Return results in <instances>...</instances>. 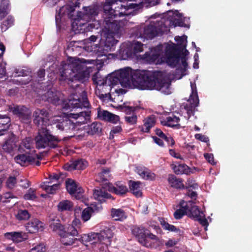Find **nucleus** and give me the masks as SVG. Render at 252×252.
Returning <instances> with one entry per match:
<instances>
[{
	"instance_id": "21",
	"label": "nucleus",
	"mask_w": 252,
	"mask_h": 252,
	"mask_svg": "<svg viewBox=\"0 0 252 252\" xmlns=\"http://www.w3.org/2000/svg\"><path fill=\"white\" fill-rule=\"evenodd\" d=\"M25 226L26 230L32 234L42 231L44 229V223L37 219H32Z\"/></svg>"
},
{
	"instance_id": "58",
	"label": "nucleus",
	"mask_w": 252,
	"mask_h": 252,
	"mask_svg": "<svg viewBox=\"0 0 252 252\" xmlns=\"http://www.w3.org/2000/svg\"><path fill=\"white\" fill-rule=\"evenodd\" d=\"M46 248L43 244H39L33 247L30 252H45Z\"/></svg>"
},
{
	"instance_id": "13",
	"label": "nucleus",
	"mask_w": 252,
	"mask_h": 252,
	"mask_svg": "<svg viewBox=\"0 0 252 252\" xmlns=\"http://www.w3.org/2000/svg\"><path fill=\"white\" fill-rule=\"evenodd\" d=\"M134 70L127 67L117 71L120 80V84L123 87H127L132 84V75Z\"/></svg>"
},
{
	"instance_id": "4",
	"label": "nucleus",
	"mask_w": 252,
	"mask_h": 252,
	"mask_svg": "<svg viewBox=\"0 0 252 252\" xmlns=\"http://www.w3.org/2000/svg\"><path fill=\"white\" fill-rule=\"evenodd\" d=\"M86 12L83 13L81 11H77L75 13V6L72 5L66 4L60 8L57 11L58 14L55 16V20L57 25L60 23L62 17L67 16L72 21L71 26L72 28L75 26L84 25V24L81 22L84 20L86 17L92 16L95 15V11L94 8L88 7L86 8Z\"/></svg>"
},
{
	"instance_id": "22",
	"label": "nucleus",
	"mask_w": 252,
	"mask_h": 252,
	"mask_svg": "<svg viewBox=\"0 0 252 252\" xmlns=\"http://www.w3.org/2000/svg\"><path fill=\"white\" fill-rule=\"evenodd\" d=\"M107 190L110 192L120 196H123L128 191L126 186L121 182H116L114 184L109 183L107 185Z\"/></svg>"
},
{
	"instance_id": "3",
	"label": "nucleus",
	"mask_w": 252,
	"mask_h": 252,
	"mask_svg": "<svg viewBox=\"0 0 252 252\" xmlns=\"http://www.w3.org/2000/svg\"><path fill=\"white\" fill-rule=\"evenodd\" d=\"M89 76L90 71L84 64L80 63L65 64L61 71L59 80L65 81L72 88H76L79 85L76 84L74 86L72 83H75L77 81L83 82Z\"/></svg>"
},
{
	"instance_id": "33",
	"label": "nucleus",
	"mask_w": 252,
	"mask_h": 252,
	"mask_svg": "<svg viewBox=\"0 0 252 252\" xmlns=\"http://www.w3.org/2000/svg\"><path fill=\"white\" fill-rule=\"evenodd\" d=\"M11 125V119L6 115H0V136L7 131Z\"/></svg>"
},
{
	"instance_id": "57",
	"label": "nucleus",
	"mask_w": 252,
	"mask_h": 252,
	"mask_svg": "<svg viewBox=\"0 0 252 252\" xmlns=\"http://www.w3.org/2000/svg\"><path fill=\"white\" fill-rule=\"evenodd\" d=\"M143 44L140 42L136 41L133 45V53L136 54L143 51Z\"/></svg>"
},
{
	"instance_id": "30",
	"label": "nucleus",
	"mask_w": 252,
	"mask_h": 252,
	"mask_svg": "<svg viewBox=\"0 0 252 252\" xmlns=\"http://www.w3.org/2000/svg\"><path fill=\"white\" fill-rule=\"evenodd\" d=\"M49 226L53 231L58 233L60 236L62 235L67 229V227L63 225L59 219L51 220Z\"/></svg>"
},
{
	"instance_id": "53",
	"label": "nucleus",
	"mask_w": 252,
	"mask_h": 252,
	"mask_svg": "<svg viewBox=\"0 0 252 252\" xmlns=\"http://www.w3.org/2000/svg\"><path fill=\"white\" fill-rule=\"evenodd\" d=\"M31 217V214L28 211L24 209H20L18 211V213L16 215V219L19 220H28Z\"/></svg>"
},
{
	"instance_id": "15",
	"label": "nucleus",
	"mask_w": 252,
	"mask_h": 252,
	"mask_svg": "<svg viewBox=\"0 0 252 252\" xmlns=\"http://www.w3.org/2000/svg\"><path fill=\"white\" fill-rule=\"evenodd\" d=\"M191 88L193 89L192 86ZM189 102V103L186 104L184 106V109L187 111L188 119L194 115L195 109L199 104V100L196 90L195 92L192 90V94L190 95Z\"/></svg>"
},
{
	"instance_id": "50",
	"label": "nucleus",
	"mask_w": 252,
	"mask_h": 252,
	"mask_svg": "<svg viewBox=\"0 0 252 252\" xmlns=\"http://www.w3.org/2000/svg\"><path fill=\"white\" fill-rule=\"evenodd\" d=\"M65 184L66 189L68 193L71 195L75 194L77 190H80V189H77V186L75 181L71 179H68L65 182Z\"/></svg>"
},
{
	"instance_id": "37",
	"label": "nucleus",
	"mask_w": 252,
	"mask_h": 252,
	"mask_svg": "<svg viewBox=\"0 0 252 252\" xmlns=\"http://www.w3.org/2000/svg\"><path fill=\"white\" fill-rule=\"evenodd\" d=\"M158 34L157 27L152 24L145 27L143 31V35L147 39H153Z\"/></svg>"
},
{
	"instance_id": "24",
	"label": "nucleus",
	"mask_w": 252,
	"mask_h": 252,
	"mask_svg": "<svg viewBox=\"0 0 252 252\" xmlns=\"http://www.w3.org/2000/svg\"><path fill=\"white\" fill-rule=\"evenodd\" d=\"M97 118L101 120L116 124L120 121L119 116L115 115L107 110H98L97 111Z\"/></svg>"
},
{
	"instance_id": "5",
	"label": "nucleus",
	"mask_w": 252,
	"mask_h": 252,
	"mask_svg": "<svg viewBox=\"0 0 252 252\" xmlns=\"http://www.w3.org/2000/svg\"><path fill=\"white\" fill-rule=\"evenodd\" d=\"M73 118L75 119L74 122L67 117L61 116L56 117L54 118V124L56 127L61 131L65 132H70L73 130H78L79 126L86 123L90 119V111H82L76 114H71Z\"/></svg>"
},
{
	"instance_id": "31",
	"label": "nucleus",
	"mask_w": 252,
	"mask_h": 252,
	"mask_svg": "<svg viewBox=\"0 0 252 252\" xmlns=\"http://www.w3.org/2000/svg\"><path fill=\"white\" fill-rule=\"evenodd\" d=\"M158 220L163 229L171 232H176L180 236H182L184 234V231L183 230H181L179 228L176 227L174 225L168 223L164 218H158Z\"/></svg>"
},
{
	"instance_id": "46",
	"label": "nucleus",
	"mask_w": 252,
	"mask_h": 252,
	"mask_svg": "<svg viewBox=\"0 0 252 252\" xmlns=\"http://www.w3.org/2000/svg\"><path fill=\"white\" fill-rule=\"evenodd\" d=\"M95 232H91L88 234H83L81 235V237L78 239V241H79L82 243L87 242H92V244L96 243V236Z\"/></svg>"
},
{
	"instance_id": "55",
	"label": "nucleus",
	"mask_w": 252,
	"mask_h": 252,
	"mask_svg": "<svg viewBox=\"0 0 252 252\" xmlns=\"http://www.w3.org/2000/svg\"><path fill=\"white\" fill-rule=\"evenodd\" d=\"M180 60L183 68L180 67L181 68H177L176 69V72L180 71L181 72V76H183L184 75V72L186 71L187 68L188 66V63L187 61V58L186 57H181Z\"/></svg>"
},
{
	"instance_id": "25",
	"label": "nucleus",
	"mask_w": 252,
	"mask_h": 252,
	"mask_svg": "<svg viewBox=\"0 0 252 252\" xmlns=\"http://www.w3.org/2000/svg\"><path fill=\"white\" fill-rule=\"evenodd\" d=\"M57 91H53L52 89H49L46 93L41 95L42 100L48 101L54 105H57L60 103V98L58 96Z\"/></svg>"
},
{
	"instance_id": "49",
	"label": "nucleus",
	"mask_w": 252,
	"mask_h": 252,
	"mask_svg": "<svg viewBox=\"0 0 252 252\" xmlns=\"http://www.w3.org/2000/svg\"><path fill=\"white\" fill-rule=\"evenodd\" d=\"M15 19L11 15L8 16L6 19L3 20L0 25V28L2 32H5L10 27L14 25Z\"/></svg>"
},
{
	"instance_id": "32",
	"label": "nucleus",
	"mask_w": 252,
	"mask_h": 252,
	"mask_svg": "<svg viewBox=\"0 0 252 252\" xmlns=\"http://www.w3.org/2000/svg\"><path fill=\"white\" fill-rule=\"evenodd\" d=\"M168 182L170 186L176 189H184L186 188L183 184V180L177 178L173 174H169L168 178Z\"/></svg>"
},
{
	"instance_id": "42",
	"label": "nucleus",
	"mask_w": 252,
	"mask_h": 252,
	"mask_svg": "<svg viewBox=\"0 0 252 252\" xmlns=\"http://www.w3.org/2000/svg\"><path fill=\"white\" fill-rule=\"evenodd\" d=\"M156 120L154 116H150L145 119L144 127L141 128V131L143 132L149 133L150 129L156 124Z\"/></svg>"
},
{
	"instance_id": "10",
	"label": "nucleus",
	"mask_w": 252,
	"mask_h": 252,
	"mask_svg": "<svg viewBox=\"0 0 252 252\" xmlns=\"http://www.w3.org/2000/svg\"><path fill=\"white\" fill-rule=\"evenodd\" d=\"M68 104L72 108L82 107L89 108L91 107L87 94L85 92H83L80 96L73 94L72 98L69 100Z\"/></svg>"
},
{
	"instance_id": "41",
	"label": "nucleus",
	"mask_w": 252,
	"mask_h": 252,
	"mask_svg": "<svg viewBox=\"0 0 252 252\" xmlns=\"http://www.w3.org/2000/svg\"><path fill=\"white\" fill-rule=\"evenodd\" d=\"M111 216L114 220L122 221L127 218L126 212L121 209L112 208Z\"/></svg>"
},
{
	"instance_id": "1",
	"label": "nucleus",
	"mask_w": 252,
	"mask_h": 252,
	"mask_svg": "<svg viewBox=\"0 0 252 252\" xmlns=\"http://www.w3.org/2000/svg\"><path fill=\"white\" fill-rule=\"evenodd\" d=\"M49 113L44 109H37L33 114V123L39 128L37 135L35 137V146L37 149L49 148L55 149L61 139L56 135H54L51 130L49 123Z\"/></svg>"
},
{
	"instance_id": "60",
	"label": "nucleus",
	"mask_w": 252,
	"mask_h": 252,
	"mask_svg": "<svg viewBox=\"0 0 252 252\" xmlns=\"http://www.w3.org/2000/svg\"><path fill=\"white\" fill-rule=\"evenodd\" d=\"M16 184V178L15 177L10 176L6 181V186L9 189H13Z\"/></svg>"
},
{
	"instance_id": "45",
	"label": "nucleus",
	"mask_w": 252,
	"mask_h": 252,
	"mask_svg": "<svg viewBox=\"0 0 252 252\" xmlns=\"http://www.w3.org/2000/svg\"><path fill=\"white\" fill-rule=\"evenodd\" d=\"M172 169L177 175L188 174L190 172V168L186 164H178V165H173Z\"/></svg>"
},
{
	"instance_id": "38",
	"label": "nucleus",
	"mask_w": 252,
	"mask_h": 252,
	"mask_svg": "<svg viewBox=\"0 0 252 252\" xmlns=\"http://www.w3.org/2000/svg\"><path fill=\"white\" fill-rule=\"evenodd\" d=\"M111 177L109 168H102L101 171L95 176V181L99 183H104L108 181Z\"/></svg>"
},
{
	"instance_id": "18",
	"label": "nucleus",
	"mask_w": 252,
	"mask_h": 252,
	"mask_svg": "<svg viewBox=\"0 0 252 252\" xmlns=\"http://www.w3.org/2000/svg\"><path fill=\"white\" fill-rule=\"evenodd\" d=\"M97 235L96 237V243H101L106 245L111 244V239L113 236V233L112 230L108 227L105 228L99 233H95Z\"/></svg>"
},
{
	"instance_id": "36",
	"label": "nucleus",
	"mask_w": 252,
	"mask_h": 252,
	"mask_svg": "<svg viewBox=\"0 0 252 252\" xmlns=\"http://www.w3.org/2000/svg\"><path fill=\"white\" fill-rule=\"evenodd\" d=\"M179 121V117L173 114L171 116L167 117L165 121H161V124L164 126L175 127L180 126V125L178 124Z\"/></svg>"
},
{
	"instance_id": "52",
	"label": "nucleus",
	"mask_w": 252,
	"mask_h": 252,
	"mask_svg": "<svg viewBox=\"0 0 252 252\" xmlns=\"http://www.w3.org/2000/svg\"><path fill=\"white\" fill-rule=\"evenodd\" d=\"M24 147L26 149L30 150L33 147V142L30 137L26 138L23 139L21 145L18 148V150L21 152V150Z\"/></svg>"
},
{
	"instance_id": "54",
	"label": "nucleus",
	"mask_w": 252,
	"mask_h": 252,
	"mask_svg": "<svg viewBox=\"0 0 252 252\" xmlns=\"http://www.w3.org/2000/svg\"><path fill=\"white\" fill-rule=\"evenodd\" d=\"M91 210V208L87 207L82 211L81 218L84 222L88 221L91 218L92 214Z\"/></svg>"
},
{
	"instance_id": "11",
	"label": "nucleus",
	"mask_w": 252,
	"mask_h": 252,
	"mask_svg": "<svg viewBox=\"0 0 252 252\" xmlns=\"http://www.w3.org/2000/svg\"><path fill=\"white\" fill-rule=\"evenodd\" d=\"M10 111L21 121L28 123L31 119V112L29 108L24 105H15L9 107Z\"/></svg>"
},
{
	"instance_id": "47",
	"label": "nucleus",
	"mask_w": 252,
	"mask_h": 252,
	"mask_svg": "<svg viewBox=\"0 0 252 252\" xmlns=\"http://www.w3.org/2000/svg\"><path fill=\"white\" fill-rule=\"evenodd\" d=\"M60 184L51 185V182H44L41 187L48 193L54 194L60 188Z\"/></svg>"
},
{
	"instance_id": "56",
	"label": "nucleus",
	"mask_w": 252,
	"mask_h": 252,
	"mask_svg": "<svg viewBox=\"0 0 252 252\" xmlns=\"http://www.w3.org/2000/svg\"><path fill=\"white\" fill-rule=\"evenodd\" d=\"M175 40L176 41L178 42L177 44H175L176 45L179 46L181 47H183L184 45H186V43L187 42V36L186 35H184L182 36H177L175 37Z\"/></svg>"
},
{
	"instance_id": "62",
	"label": "nucleus",
	"mask_w": 252,
	"mask_h": 252,
	"mask_svg": "<svg viewBox=\"0 0 252 252\" xmlns=\"http://www.w3.org/2000/svg\"><path fill=\"white\" fill-rule=\"evenodd\" d=\"M205 159L211 164L215 165L216 162L214 161V156L212 154L206 153L204 155Z\"/></svg>"
},
{
	"instance_id": "26",
	"label": "nucleus",
	"mask_w": 252,
	"mask_h": 252,
	"mask_svg": "<svg viewBox=\"0 0 252 252\" xmlns=\"http://www.w3.org/2000/svg\"><path fill=\"white\" fill-rule=\"evenodd\" d=\"M87 161L83 159H78L71 163H65L63 166V168L67 171L83 170L87 166Z\"/></svg>"
},
{
	"instance_id": "27",
	"label": "nucleus",
	"mask_w": 252,
	"mask_h": 252,
	"mask_svg": "<svg viewBox=\"0 0 252 252\" xmlns=\"http://www.w3.org/2000/svg\"><path fill=\"white\" fill-rule=\"evenodd\" d=\"M185 207L187 210V215L190 218H198L200 216V210L198 207L192 201H186Z\"/></svg>"
},
{
	"instance_id": "8",
	"label": "nucleus",
	"mask_w": 252,
	"mask_h": 252,
	"mask_svg": "<svg viewBox=\"0 0 252 252\" xmlns=\"http://www.w3.org/2000/svg\"><path fill=\"white\" fill-rule=\"evenodd\" d=\"M77 223H80L79 220L75 219L74 220L72 224H68L66 230L62 235L60 236L61 242L63 245L71 246L78 241V238H74V236H78L79 234L77 228L75 226Z\"/></svg>"
},
{
	"instance_id": "34",
	"label": "nucleus",
	"mask_w": 252,
	"mask_h": 252,
	"mask_svg": "<svg viewBox=\"0 0 252 252\" xmlns=\"http://www.w3.org/2000/svg\"><path fill=\"white\" fill-rule=\"evenodd\" d=\"M140 185L141 182L140 181H133L132 180L128 181V186L130 192L137 197H141L142 195Z\"/></svg>"
},
{
	"instance_id": "40",
	"label": "nucleus",
	"mask_w": 252,
	"mask_h": 252,
	"mask_svg": "<svg viewBox=\"0 0 252 252\" xmlns=\"http://www.w3.org/2000/svg\"><path fill=\"white\" fill-rule=\"evenodd\" d=\"M9 0H1L0 3V21L2 20L10 11Z\"/></svg>"
},
{
	"instance_id": "43",
	"label": "nucleus",
	"mask_w": 252,
	"mask_h": 252,
	"mask_svg": "<svg viewBox=\"0 0 252 252\" xmlns=\"http://www.w3.org/2000/svg\"><path fill=\"white\" fill-rule=\"evenodd\" d=\"M186 205V201L184 200H181L179 203V206L180 209H177L174 213V217L176 220H180L183 218L185 215H187V210L185 207Z\"/></svg>"
},
{
	"instance_id": "12",
	"label": "nucleus",
	"mask_w": 252,
	"mask_h": 252,
	"mask_svg": "<svg viewBox=\"0 0 252 252\" xmlns=\"http://www.w3.org/2000/svg\"><path fill=\"white\" fill-rule=\"evenodd\" d=\"M139 107L136 106H131L126 105L124 103L122 106V111L126 113V116L125 117V120L127 124L130 125L136 124L137 121V116L135 111L139 109Z\"/></svg>"
},
{
	"instance_id": "64",
	"label": "nucleus",
	"mask_w": 252,
	"mask_h": 252,
	"mask_svg": "<svg viewBox=\"0 0 252 252\" xmlns=\"http://www.w3.org/2000/svg\"><path fill=\"white\" fill-rule=\"evenodd\" d=\"M6 74L5 64L3 63H0V78H2Z\"/></svg>"
},
{
	"instance_id": "51",
	"label": "nucleus",
	"mask_w": 252,
	"mask_h": 252,
	"mask_svg": "<svg viewBox=\"0 0 252 252\" xmlns=\"http://www.w3.org/2000/svg\"><path fill=\"white\" fill-rule=\"evenodd\" d=\"M92 79L94 84L101 86V85H105L106 86V81H105V77L102 78L100 76V74L98 72L95 73L92 77Z\"/></svg>"
},
{
	"instance_id": "9",
	"label": "nucleus",
	"mask_w": 252,
	"mask_h": 252,
	"mask_svg": "<svg viewBox=\"0 0 252 252\" xmlns=\"http://www.w3.org/2000/svg\"><path fill=\"white\" fill-rule=\"evenodd\" d=\"M94 198L97 200L99 203H94L91 204L90 208L92 209V213L98 212L102 210L101 203L105 202L108 199H114L113 197L107 192L104 189L98 188L93 190Z\"/></svg>"
},
{
	"instance_id": "48",
	"label": "nucleus",
	"mask_w": 252,
	"mask_h": 252,
	"mask_svg": "<svg viewBox=\"0 0 252 252\" xmlns=\"http://www.w3.org/2000/svg\"><path fill=\"white\" fill-rule=\"evenodd\" d=\"M57 207L60 212L71 211L72 209L73 203L69 200H63L59 203Z\"/></svg>"
},
{
	"instance_id": "29",
	"label": "nucleus",
	"mask_w": 252,
	"mask_h": 252,
	"mask_svg": "<svg viewBox=\"0 0 252 252\" xmlns=\"http://www.w3.org/2000/svg\"><path fill=\"white\" fill-rule=\"evenodd\" d=\"M15 161L22 166H27L33 164L35 158L27 154H19L14 158Z\"/></svg>"
},
{
	"instance_id": "63",
	"label": "nucleus",
	"mask_w": 252,
	"mask_h": 252,
	"mask_svg": "<svg viewBox=\"0 0 252 252\" xmlns=\"http://www.w3.org/2000/svg\"><path fill=\"white\" fill-rule=\"evenodd\" d=\"M37 77L38 78V81H41L44 79L45 75V70L44 69H40L37 72Z\"/></svg>"
},
{
	"instance_id": "17",
	"label": "nucleus",
	"mask_w": 252,
	"mask_h": 252,
	"mask_svg": "<svg viewBox=\"0 0 252 252\" xmlns=\"http://www.w3.org/2000/svg\"><path fill=\"white\" fill-rule=\"evenodd\" d=\"M102 36H103V38H104V39L101 38V40H104L102 48L103 54L105 55L107 52L114 50L116 44L118 41L115 39V35L109 33L102 32Z\"/></svg>"
},
{
	"instance_id": "35",
	"label": "nucleus",
	"mask_w": 252,
	"mask_h": 252,
	"mask_svg": "<svg viewBox=\"0 0 252 252\" xmlns=\"http://www.w3.org/2000/svg\"><path fill=\"white\" fill-rule=\"evenodd\" d=\"M117 0H106L104 5L103 10L105 13V17L112 16V17L115 18L117 14L115 13V10L112 9V5L115 3Z\"/></svg>"
},
{
	"instance_id": "2",
	"label": "nucleus",
	"mask_w": 252,
	"mask_h": 252,
	"mask_svg": "<svg viewBox=\"0 0 252 252\" xmlns=\"http://www.w3.org/2000/svg\"><path fill=\"white\" fill-rule=\"evenodd\" d=\"M132 84L140 90H156L165 94L171 93L170 83L158 77L156 72L146 70H134Z\"/></svg>"
},
{
	"instance_id": "28",
	"label": "nucleus",
	"mask_w": 252,
	"mask_h": 252,
	"mask_svg": "<svg viewBox=\"0 0 252 252\" xmlns=\"http://www.w3.org/2000/svg\"><path fill=\"white\" fill-rule=\"evenodd\" d=\"M135 172L142 179L146 180H154L156 177L154 173H152L150 170L144 166H139L136 167Z\"/></svg>"
},
{
	"instance_id": "19",
	"label": "nucleus",
	"mask_w": 252,
	"mask_h": 252,
	"mask_svg": "<svg viewBox=\"0 0 252 252\" xmlns=\"http://www.w3.org/2000/svg\"><path fill=\"white\" fill-rule=\"evenodd\" d=\"M18 140L15 135L12 133L8 138L2 145V149L4 152L12 154L18 147Z\"/></svg>"
},
{
	"instance_id": "20",
	"label": "nucleus",
	"mask_w": 252,
	"mask_h": 252,
	"mask_svg": "<svg viewBox=\"0 0 252 252\" xmlns=\"http://www.w3.org/2000/svg\"><path fill=\"white\" fill-rule=\"evenodd\" d=\"M15 74V76L22 77L16 80L20 85H27L32 80V71L30 69H16Z\"/></svg>"
},
{
	"instance_id": "14",
	"label": "nucleus",
	"mask_w": 252,
	"mask_h": 252,
	"mask_svg": "<svg viewBox=\"0 0 252 252\" xmlns=\"http://www.w3.org/2000/svg\"><path fill=\"white\" fill-rule=\"evenodd\" d=\"M112 16L105 17L104 18V30L103 33H109L115 35L120 30V26L117 21L114 20Z\"/></svg>"
},
{
	"instance_id": "44",
	"label": "nucleus",
	"mask_w": 252,
	"mask_h": 252,
	"mask_svg": "<svg viewBox=\"0 0 252 252\" xmlns=\"http://www.w3.org/2000/svg\"><path fill=\"white\" fill-rule=\"evenodd\" d=\"M105 81H106V86H112L120 83L117 71L113 72L105 77Z\"/></svg>"
},
{
	"instance_id": "23",
	"label": "nucleus",
	"mask_w": 252,
	"mask_h": 252,
	"mask_svg": "<svg viewBox=\"0 0 252 252\" xmlns=\"http://www.w3.org/2000/svg\"><path fill=\"white\" fill-rule=\"evenodd\" d=\"M4 236L6 239L11 240L15 243L22 242L28 238L27 234L23 231L6 232L4 233Z\"/></svg>"
},
{
	"instance_id": "16",
	"label": "nucleus",
	"mask_w": 252,
	"mask_h": 252,
	"mask_svg": "<svg viewBox=\"0 0 252 252\" xmlns=\"http://www.w3.org/2000/svg\"><path fill=\"white\" fill-rule=\"evenodd\" d=\"M161 52L160 47L157 46L151 48L149 51L140 56V59L148 63H152L159 58Z\"/></svg>"
},
{
	"instance_id": "59",
	"label": "nucleus",
	"mask_w": 252,
	"mask_h": 252,
	"mask_svg": "<svg viewBox=\"0 0 252 252\" xmlns=\"http://www.w3.org/2000/svg\"><path fill=\"white\" fill-rule=\"evenodd\" d=\"M194 137L195 139L202 142L206 143L208 146H210L209 139L206 135H203L201 133H197L195 134Z\"/></svg>"
},
{
	"instance_id": "6",
	"label": "nucleus",
	"mask_w": 252,
	"mask_h": 252,
	"mask_svg": "<svg viewBox=\"0 0 252 252\" xmlns=\"http://www.w3.org/2000/svg\"><path fill=\"white\" fill-rule=\"evenodd\" d=\"M131 231L137 241L143 246L156 248L161 244L159 238L144 226L133 225L131 228Z\"/></svg>"
},
{
	"instance_id": "61",
	"label": "nucleus",
	"mask_w": 252,
	"mask_h": 252,
	"mask_svg": "<svg viewBox=\"0 0 252 252\" xmlns=\"http://www.w3.org/2000/svg\"><path fill=\"white\" fill-rule=\"evenodd\" d=\"M24 197L26 200H33L36 198V196L34 193V190L30 188L29 190V192L26 193Z\"/></svg>"
},
{
	"instance_id": "7",
	"label": "nucleus",
	"mask_w": 252,
	"mask_h": 252,
	"mask_svg": "<svg viewBox=\"0 0 252 252\" xmlns=\"http://www.w3.org/2000/svg\"><path fill=\"white\" fill-rule=\"evenodd\" d=\"M186 46L184 45L181 47L173 44L167 47L165 53L166 62L170 67L174 68L179 65L181 53Z\"/></svg>"
},
{
	"instance_id": "39",
	"label": "nucleus",
	"mask_w": 252,
	"mask_h": 252,
	"mask_svg": "<svg viewBox=\"0 0 252 252\" xmlns=\"http://www.w3.org/2000/svg\"><path fill=\"white\" fill-rule=\"evenodd\" d=\"M89 130L88 133L91 135L97 134L102 135V126L101 123L94 122L91 125H88Z\"/></svg>"
}]
</instances>
